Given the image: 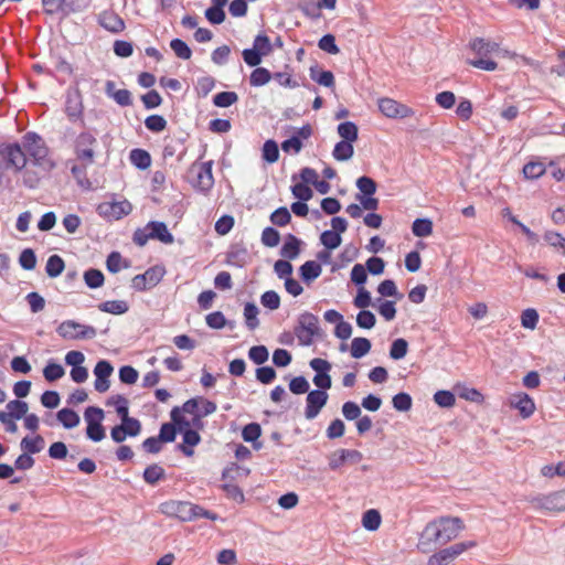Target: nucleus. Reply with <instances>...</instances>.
<instances>
[{
	"label": "nucleus",
	"mask_w": 565,
	"mask_h": 565,
	"mask_svg": "<svg viewBox=\"0 0 565 565\" xmlns=\"http://www.w3.org/2000/svg\"><path fill=\"white\" fill-rule=\"evenodd\" d=\"M510 405L516 408L523 418H529L535 412V403L526 393H519L511 397Z\"/></svg>",
	"instance_id": "nucleus-17"
},
{
	"label": "nucleus",
	"mask_w": 565,
	"mask_h": 565,
	"mask_svg": "<svg viewBox=\"0 0 565 565\" xmlns=\"http://www.w3.org/2000/svg\"><path fill=\"white\" fill-rule=\"evenodd\" d=\"M248 358L255 364L262 365L267 362L269 358L268 349L263 344L254 345L248 350Z\"/></svg>",
	"instance_id": "nucleus-48"
},
{
	"label": "nucleus",
	"mask_w": 565,
	"mask_h": 565,
	"mask_svg": "<svg viewBox=\"0 0 565 565\" xmlns=\"http://www.w3.org/2000/svg\"><path fill=\"white\" fill-rule=\"evenodd\" d=\"M354 153V148L352 142L348 141H339L335 143L332 156L338 161H347L352 158Z\"/></svg>",
	"instance_id": "nucleus-35"
},
{
	"label": "nucleus",
	"mask_w": 565,
	"mask_h": 565,
	"mask_svg": "<svg viewBox=\"0 0 565 565\" xmlns=\"http://www.w3.org/2000/svg\"><path fill=\"white\" fill-rule=\"evenodd\" d=\"M328 393L312 390L307 393L305 417L309 420L316 418L328 402Z\"/></svg>",
	"instance_id": "nucleus-13"
},
{
	"label": "nucleus",
	"mask_w": 565,
	"mask_h": 565,
	"mask_svg": "<svg viewBox=\"0 0 565 565\" xmlns=\"http://www.w3.org/2000/svg\"><path fill=\"white\" fill-rule=\"evenodd\" d=\"M189 173L195 175V180L192 181V186L196 191L206 194L213 188L212 161L203 162L198 168L193 166Z\"/></svg>",
	"instance_id": "nucleus-11"
},
{
	"label": "nucleus",
	"mask_w": 565,
	"mask_h": 565,
	"mask_svg": "<svg viewBox=\"0 0 565 565\" xmlns=\"http://www.w3.org/2000/svg\"><path fill=\"white\" fill-rule=\"evenodd\" d=\"M99 24L111 33H119L125 29L124 20L114 11H104L99 15Z\"/></svg>",
	"instance_id": "nucleus-19"
},
{
	"label": "nucleus",
	"mask_w": 565,
	"mask_h": 565,
	"mask_svg": "<svg viewBox=\"0 0 565 565\" xmlns=\"http://www.w3.org/2000/svg\"><path fill=\"white\" fill-rule=\"evenodd\" d=\"M407 351L408 342L403 338L395 339L390 348V358L396 361L402 360L406 356Z\"/></svg>",
	"instance_id": "nucleus-43"
},
{
	"label": "nucleus",
	"mask_w": 565,
	"mask_h": 565,
	"mask_svg": "<svg viewBox=\"0 0 565 565\" xmlns=\"http://www.w3.org/2000/svg\"><path fill=\"white\" fill-rule=\"evenodd\" d=\"M262 157L267 163L277 162L279 159L278 143L273 139L266 140L263 145Z\"/></svg>",
	"instance_id": "nucleus-37"
},
{
	"label": "nucleus",
	"mask_w": 565,
	"mask_h": 565,
	"mask_svg": "<svg viewBox=\"0 0 565 565\" xmlns=\"http://www.w3.org/2000/svg\"><path fill=\"white\" fill-rule=\"evenodd\" d=\"M170 47L179 58L189 60L192 56L190 46L181 39L171 40Z\"/></svg>",
	"instance_id": "nucleus-54"
},
{
	"label": "nucleus",
	"mask_w": 565,
	"mask_h": 565,
	"mask_svg": "<svg viewBox=\"0 0 565 565\" xmlns=\"http://www.w3.org/2000/svg\"><path fill=\"white\" fill-rule=\"evenodd\" d=\"M22 148L24 152L31 157L33 164L44 166L49 153L47 147L44 145L42 138L33 131H28L22 137Z\"/></svg>",
	"instance_id": "nucleus-5"
},
{
	"label": "nucleus",
	"mask_w": 565,
	"mask_h": 565,
	"mask_svg": "<svg viewBox=\"0 0 565 565\" xmlns=\"http://www.w3.org/2000/svg\"><path fill=\"white\" fill-rule=\"evenodd\" d=\"M280 234L279 232L271 227L267 226L263 230L262 233V243L267 247H275L279 244Z\"/></svg>",
	"instance_id": "nucleus-59"
},
{
	"label": "nucleus",
	"mask_w": 565,
	"mask_h": 565,
	"mask_svg": "<svg viewBox=\"0 0 565 565\" xmlns=\"http://www.w3.org/2000/svg\"><path fill=\"white\" fill-rule=\"evenodd\" d=\"M320 242L327 249L332 250L341 245L342 238L337 232L326 230L320 235Z\"/></svg>",
	"instance_id": "nucleus-46"
},
{
	"label": "nucleus",
	"mask_w": 565,
	"mask_h": 565,
	"mask_svg": "<svg viewBox=\"0 0 565 565\" xmlns=\"http://www.w3.org/2000/svg\"><path fill=\"white\" fill-rule=\"evenodd\" d=\"M412 232L417 237H427L433 233V222L429 218H416Z\"/></svg>",
	"instance_id": "nucleus-41"
},
{
	"label": "nucleus",
	"mask_w": 565,
	"mask_h": 565,
	"mask_svg": "<svg viewBox=\"0 0 565 565\" xmlns=\"http://www.w3.org/2000/svg\"><path fill=\"white\" fill-rule=\"evenodd\" d=\"M355 184L361 195H374L377 189L376 182L367 175L360 177Z\"/></svg>",
	"instance_id": "nucleus-49"
},
{
	"label": "nucleus",
	"mask_w": 565,
	"mask_h": 565,
	"mask_svg": "<svg viewBox=\"0 0 565 565\" xmlns=\"http://www.w3.org/2000/svg\"><path fill=\"white\" fill-rule=\"evenodd\" d=\"M88 166L89 164H85V163L81 162V164H74L71 168V173H72L73 178L76 180V183L78 184V186H81L84 190L92 189V182L87 178L86 169Z\"/></svg>",
	"instance_id": "nucleus-30"
},
{
	"label": "nucleus",
	"mask_w": 565,
	"mask_h": 565,
	"mask_svg": "<svg viewBox=\"0 0 565 565\" xmlns=\"http://www.w3.org/2000/svg\"><path fill=\"white\" fill-rule=\"evenodd\" d=\"M0 157L6 162V167L13 168L15 172H21L28 162L26 153L19 142L0 143Z\"/></svg>",
	"instance_id": "nucleus-8"
},
{
	"label": "nucleus",
	"mask_w": 565,
	"mask_h": 565,
	"mask_svg": "<svg viewBox=\"0 0 565 565\" xmlns=\"http://www.w3.org/2000/svg\"><path fill=\"white\" fill-rule=\"evenodd\" d=\"M253 49L258 53L262 52L263 56H267L273 51V45L266 34H257L253 42Z\"/></svg>",
	"instance_id": "nucleus-56"
},
{
	"label": "nucleus",
	"mask_w": 565,
	"mask_h": 565,
	"mask_svg": "<svg viewBox=\"0 0 565 565\" xmlns=\"http://www.w3.org/2000/svg\"><path fill=\"white\" fill-rule=\"evenodd\" d=\"M142 478L149 486H156L166 478V471L158 463H152L143 470Z\"/></svg>",
	"instance_id": "nucleus-28"
},
{
	"label": "nucleus",
	"mask_w": 565,
	"mask_h": 565,
	"mask_svg": "<svg viewBox=\"0 0 565 565\" xmlns=\"http://www.w3.org/2000/svg\"><path fill=\"white\" fill-rule=\"evenodd\" d=\"M56 418L66 429L76 427L81 422L79 415L73 408L68 407L60 409L56 413Z\"/></svg>",
	"instance_id": "nucleus-25"
},
{
	"label": "nucleus",
	"mask_w": 565,
	"mask_h": 565,
	"mask_svg": "<svg viewBox=\"0 0 565 565\" xmlns=\"http://www.w3.org/2000/svg\"><path fill=\"white\" fill-rule=\"evenodd\" d=\"M20 266L25 270H32L36 266V255L33 249L25 248L21 252L19 257Z\"/></svg>",
	"instance_id": "nucleus-60"
},
{
	"label": "nucleus",
	"mask_w": 565,
	"mask_h": 565,
	"mask_svg": "<svg viewBox=\"0 0 565 565\" xmlns=\"http://www.w3.org/2000/svg\"><path fill=\"white\" fill-rule=\"evenodd\" d=\"M262 435V427L258 423H249L243 427L242 437L246 443H252L254 449L259 450L262 444L257 439Z\"/></svg>",
	"instance_id": "nucleus-24"
},
{
	"label": "nucleus",
	"mask_w": 565,
	"mask_h": 565,
	"mask_svg": "<svg viewBox=\"0 0 565 565\" xmlns=\"http://www.w3.org/2000/svg\"><path fill=\"white\" fill-rule=\"evenodd\" d=\"M167 120L161 115H150L145 119V126L146 128L154 134L161 132L167 128Z\"/></svg>",
	"instance_id": "nucleus-45"
},
{
	"label": "nucleus",
	"mask_w": 565,
	"mask_h": 565,
	"mask_svg": "<svg viewBox=\"0 0 565 565\" xmlns=\"http://www.w3.org/2000/svg\"><path fill=\"white\" fill-rule=\"evenodd\" d=\"M248 262V252L245 247H232L226 254V264L243 268Z\"/></svg>",
	"instance_id": "nucleus-23"
},
{
	"label": "nucleus",
	"mask_w": 565,
	"mask_h": 565,
	"mask_svg": "<svg viewBox=\"0 0 565 565\" xmlns=\"http://www.w3.org/2000/svg\"><path fill=\"white\" fill-rule=\"evenodd\" d=\"M65 268L64 259L57 255L53 254L47 258L46 265H45V273L49 277L55 278L60 276Z\"/></svg>",
	"instance_id": "nucleus-32"
},
{
	"label": "nucleus",
	"mask_w": 565,
	"mask_h": 565,
	"mask_svg": "<svg viewBox=\"0 0 565 565\" xmlns=\"http://www.w3.org/2000/svg\"><path fill=\"white\" fill-rule=\"evenodd\" d=\"M372 348L371 341L366 338H354L351 343L350 353L354 359H361L366 355Z\"/></svg>",
	"instance_id": "nucleus-31"
},
{
	"label": "nucleus",
	"mask_w": 565,
	"mask_h": 565,
	"mask_svg": "<svg viewBox=\"0 0 565 565\" xmlns=\"http://www.w3.org/2000/svg\"><path fill=\"white\" fill-rule=\"evenodd\" d=\"M260 303L269 310H276L280 306V297L275 290H267L260 296Z\"/></svg>",
	"instance_id": "nucleus-62"
},
{
	"label": "nucleus",
	"mask_w": 565,
	"mask_h": 565,
	"mask_svg": "<svg viewBox=\"0 0 565 565\" xmlns=\"http://www.w3.org/2000/svg\"><path fill=\"white\" fill-rule=\"evenodd\" d=\"M546 171L543 162L530 161L523 167V174L526 179L535 180L542 177Z\"/></svg>",
	"instance_id": "nucleus-44"
},
{
	"label": "nucleus",
	"mask_w": 565,
	"mask_h": 565,
	"mask_svg": "<svg viewBox=\"0 0 565 565\" xmlns=\"http://www.w3.org/2000/svg\"><path fill=\"white\" fill-rule=\"evenodd\" d=\"M84 281L88 288L97 289L104 285L105 276L99 269L88 268L84 273Z\"/></svg>",
	"instance_id": "nucleus-36"
},
{
	"label": "nucleus",
	"mask_w": 565,
	"mask_h": 565,
	"mask_svg": "<svg viewBox=\"0 0 565 565\" xmlns=\"http://www.w3.org/2000/svg\"><path fill=\"white\" fill-rule=\"evenodd\" d=\"M321 271L322 267L316 260H307L299 267V276L307 285L316 280L321 275Z\"/></svg>",
	"instance_id": "nucleus-22"
},
{
	"label": "nucleus",
	"mask_w": 565,
	"mask_h": 565,
	"mask_svg": "<svg viewBox=\"0 0 565 565\" xmlns=\"http://www.w3.org/2000/svg\"><path fill=\"white\" fill-rule=\"evenodd\" d=\"M238 100L235 92H221L214 95L213 104L220 108H227Z\"/></svg>",
	"instance_id": "nucleus-47"
},
{
	"label": "nucleus",
	"mask_w": 565,
	"mask_h": 565,
	"mask_svg": "<svg viewBox=\"0 0 565 565\" xmlns=\"http://www.w3.org/2000/svg\"><path fill=\"white\" fill-rule=\"evenodd\" d=\"M64 374V367L61 364L55 363L53 361L47 362V364L43 369V375L47 382H55L63 377Z\"/></svg>",
	"instance_id": "nucleus-42"
},
{
	"label": "nucleus",
	"mask_w": 565,
	"mask_h": 565,
	"mask_svg": "<svg viewBox=\"0 0 565 565\" xmlns=\"http://www.w3.org/2000/svg\"><path fill=\"white\" fill-rule=\"evenodd\" d=\"M107 405H114L120 419L129 416V403L128 399L122 395H114L107 399Z\"/></svg>",
	"instance_id": "nucleus-39"
},
{
	"label": "nucleus",
	"mask_w": 565,
	"mask_h": 565,
	"mask_svg": "<svg viewBox=\"0 0 565 565\" xmlns=\"http://www.w3.org/2000/svg\"><path fill=\"white\" fill-rule=\"evenodd\" d=\"M539 313L533 308H527L521 313V324L525 329H535L539 323Z\"/></svg>",
	"instance_id": "nucleus-57"
},
{
	"label": "nucleus",
	"mask_w": 565,
	"mask_h": 565,
	"mask_svg": "<svg viewBox=\"0 0 565 565\" xmlns=\"http://www.w3.org/2000/svg\"><path fill=\"white\" fill-rule=\"evenodd\" d=\"M529 502L535 509L550 512H561L565 510V489L551 492L548 494H537L529 499Z\"/></svg>",
	"instance_id": "nucleus-9"
},
{
	"label": "nucleus",
	"mask_w": 565,
	"mask_h": 565,
	"mask_svg": "<svg viewBox=\"0 0 565 565\" xmlns=\"http://www.w3.org/2000/svg\"><path fill=\"white\" fill-rule=\"evenodd\" d=\"M191 502L170 500L160 504V511L170 518H177L182 522L191 521Z\"/></svg>",
	"instance_id": "nucleus-14"
},
{
	"label": "nucleus",
	"mask_w": 565,
	"mask_h": 565,
	"mask_svg": "<svg viewBox=\"0 0 565 565\" xmlns=\"http://www.w3.org/2000/svg\"><path fill=\"white\" fill-rule=\"evenodd\" d=\"M130 162L140 170H146L151 164V156L150 153L140 148L132 149L129 153Z\"/></svg>",
	"instance_id": "nucleus-27"
},
{
	"label": "nucleus",
	"mask_w": 565,
	"mask_h": 565,
	"mask_svg": "<svg viewBox=\"0 0 565 565\" xmlns=\"http://www.w3.org/2000/svg\"><path fill=\"white\" fill-rule=\"evenodd\" d=\"M119 381L122 384H135L138 380L139 373L138 371L130 366V365H124L119 369Z\"/></svg>",
	"instance_id": "nucleus-64"
},
{
	"label": "nucleus",
	"mask_w": 565,
	"mask_h": 565,
	"mask_svg": "<svg viewBox=\"0 0 565 565\" xmlns=\"http://www.w3.org/2000/svg\"><path fill=\"white\" fill-rule=\"evenodd\" d=\"M97 138L89 131H82L74 140V153L79 162L93 164L95 162V148Z\"/></svg>",
	"instance_id": "nucleus-4"
},
{
	"label": "nucleus",
	"mask_w": 565,
	"mask_h": 565,
	"mask_svg": "<svg viewBox=\"0 0 565 565\" xmlns=\"http://www.w3.org/2000/svg\"><path fill=\"white\" fill-rule=\"evenodd\" d=\"M434 402L440 407L449 408L455 405L456 396L450 391L440 390L434 394Z\"/></svg>",
	"instance_id": "nucleus-52"
},
{
	"label": "nucleus",
	"mask_w": 565,
	"mask_h": 565,
	"mask_svg": "<svg viewBox=\"0 0 565 565\" xmlns=\"http://www.w3.org/2000/svg\"><path fill=\"white\" fill-rule=\"evenodd\" d=\"M379 109L387 118L403 119L414 116L413 108L393 98L383 97L379 99Z\"/></svg>",
	"instance_id": "nucleus-12"
},
{
	"label": "nucleus",
	"mask_w": 565,
	"mask_h": 565,
	"mask_svg": "<svg viewBox=\"0 0 565 565\" xmlns=\"http://www.w3.org/2000/svg\"><path fill=\"white\" fill-rule=\"evenodd\" d=\"M469 47L477 55L476 58L468 60L471 66L484 71L497 70V62L488 57L492 52L498 50L499 45L495 42L484 40L483 38H476L470 41Z\"/></svg>",
	"instance_id": "nucleus-2"
},
{
	"label": "nucleus",
	"mask_w": 565,
	"mask_h": 565,
	"mask_svg": "<svg viewBox=\"0 0 565 565\" xmlns=\"http://www.w3.org/2000/svg\"><path fill=\"white\" fill-rule=\"evenodd\" d=\"M97 211L102 216L119 220L131 212V204L128 201L105 202L98 205Z\"/></svg>",
	"instance_id": "nucleus-15"
},
{
	"label": "nucleus",
	"mask_w": 565,
	"mask_h": 565,
	"mask_svg": "<svg viewBox=\"0 0 565 565\" xmlns=\"http://www.w3.org/2000/svg\"><path fill=\"white\" fill-rule=\"evenodd\" d=\"M83 99L78 92L68 93L65 100V113L72 122L83 117Z\"/></svg>",
	"instance_id": "nucleus-16"
},
{
	"label": "nucleus",
	"mask_w": 565,
	"mask_h": 565,
	"mask_svg": "<svg viewBox=\"0 0 565 565\" xmlns=\"http://www.w3.org/2000/svg\"><path fill=\"white\" fill-rule=\"evenodd\" d=\"M258 307L254 302H246L244 306L245 324L248 330L253 331L259 326Z\"/></svg>",
	"instance_id": "nucleus-34"
},
{
	"label": "nucleus",
	"mask_w": 565,
	"mask_h": 565,
	"mask_svg": "<svg viewBox=\"0 0 565 565\" xmlns=\"http://www.w3.org/2000/svg\"><path fill=\"white\" fill-rule=\"evenodd\" d=\"M270 222L276 226H286L291 221V214L287 207L280 206L270 214Z\"/></svg>",
	"instance_id": "nucleus-53"
},
{
	"label": "nucleus",
	"mask_w": 565,
	"mask_h": 565,
	"mask_svg": "<svg viewBox=\"0 0 565 565\" xmlns=\"http://www.w3.org/2000/svg\"><path fill=\"white\" fill-rule=\"evenodd\" d=\"M298 9L310 20H318L322 17L320 6L313 1L300 2Z\"/></svg>",
	"instance_id": "nucleus-51"
},
{
	"label": "nucleus",
	"mask_w": 565,
	"mask_h": 565,
	"mask_svg": "<svg viewBox=\"0 0 565 565\" xmlns=\"http://www.w3.org/2000/svg\"><path fill=\"white\" fill-rule=\"evenodd\" d=\"M302 241L294 234H287L280 248V256L287 259H296L301 252Z\"/></svg>",
	"instance_id": "nucleus-20"
},
{
	"label": "nucleus",
	"mask_w": 565,
	"mask_h": 565,
	"mask_svg": "<svg viewBox=\"0 0 565 565\" xmlns=\"http://www.w3.org/2000/svg\"><path fill=\"white\" fill-rule=\"evenodd\" d=\"M60 337L67 340H90L97 334L93 326L82 324L75 320H65L56 328Z\"/></svg>",
	"instance_id": "nucleus-6"
},
{
	"label": "nucleus",
	"mask_w": 565,
	"mask_h": 565,
	"mask_svg": "<svg viewBox=\"0 0 565 565\" xmlns=\"http://www.w3.org/2000/svg\"><path fill=\"white\" fill-rule=\"evenodd\" d=\"M375 323V315L370 310L362 309L356 316V324L361 329H372Z\"/></svg>",
	"instance_id": "nucleus-63"
},
{
	"label": "nucleus",
	"mask_w": 565,
	"mask_h": 565,
	"mask_svg": "<svg viewBox=\"0 0 565 565\" xmlns=\"http://www.w3.org/2000/svg\"><path fill=\"white\" fill-rule=\"evenodd\" d=\"M318 46L320 50L329 53V54H338L340 52L339 46L335 43V38L333 34L328 33L324 34L318 42Z\"/></svg>",
	"instance_id": "nucleus-58"
},
{
	"label": "nucleus",
	"mask_w": 565,
	"mask_h": 565,
	"mask_svg": "<svg viewBox=\"0 0 565 565\" xmlns=\"http://www.w3.org/2000/svg\"><path fill=\"white\" fill-rule=\"evenodd\" d=\"M151 239H157L163 244H172L174 242L173 235L169 232L166 223L159 221H150L148 223Z\"/></svg>",
	"instance_id": "nucleus-21"
},
{
	"label": "nucleus",
	"mask_w": 565,
	"mask_h": 565,
	"mask_svg": "<svg viewBox=\"0 0 565 565\" xmlns=\"http://www.w3.org/2000/svg\"><path fill=\"white\" fill-rule=\"evenodd\" d=\"M393 407L398 412H407L412 408L413 399L408 393L401 392L392 398Z\"/></svg>",
	"instance_id": "nucleus-50"
},
{
	"label": "nucleus",
	"mask_w": 565,
	"mask_h": 565,
	"mask_svg": "<svg viewBox=\"0 0 565 565\" xmlns=\"http://www.w3.org/2000/svg\"><path fill=\"white\" fill-rule=\"evenodd\" d=\"M465 530L463 521L458 516H439L428 522L419 535L417 548L423 553L433 550V545H445L455 540Z\"/></svg>",
	"instance_id": "nucleus-1"
},
{
	"label": "nucleus",
	"mask_w": 565,
	"mask_h": 565,
	"mask_svg": "<svg viewBox=\"0 0 565 565\" xmlns=\"http://www.w3.org/2000/svg\"><path fill=\"white\" fill-rule=\"evenodd\" d=\"M273 75L271 73L265 68L257 66L249 76V84L253 87H260L266 85L270 79Z\"/></svg>",
	"instance_id": "nucleus-38"
},
{
	"label": "nucleus",
	"mask_w": 565,
	"mask_h": 565,
	"mask_svg": "<svg viewBox=\"0 0 565 565\" xmlns=\"http://www.w3.org/2000/svg\"><path fill=\"white\" fill-rule=\"evenodd\" d=\"M180 434H182L183 443L178 445V449L186 457L193 456V447L201 443V436L199 431L189 426L181 430Z\"/></svg>",
	"instance_id": "nucleus-18"
},
{
	"label": "nucleus",
	"mask_w": 565,
	"mask_h": 565,
	"mask_svg": "<svg viewBox=\"0 0 565 565\" xmlns=\"http://www.w3.org/2000/svg\"><path fill=\"white\" fill-rule=\"evenodd\" d=\"M377 292L382 297H395L401 298L402 295L398 292L396 284L392 279H385L377 286Z\"/></svg>",
	"instance_id": "nucleus-61"
},
{
	"label": "nucleus",
	"mask_w": 565,
	"mask_h": 565,
	"mask_svg": "<svg viewBox=\"0 0 565 565\" xmlns=\"http://www.w3.org/2000/svg\"><path fill=\"white\" fill-rule=\"evenodd\" d=\"M381 514L375 509H370L363 513L362 525L369 531H375L381 525Z\"/></svg>",
	"instance_id": "nucleus-40"
},
{
	"label": "nucleus",
	"mask_w": 565,
	"mask_h": 565,
	"mask_svg": "<svg viewBox=\"0 0 565 565\" xmlns=\"http://www.w3.org/2000/svg\"><path fill=\"white\" fill-rule=\"evenodd\" d=\"M7 408L9 409L11 417L14 419H21L29 409L28 403L20 399L10 401L7 404Z\"/></svg>",
	"instance_id": "nucleus-55"
},
{
	"label": "nucleus",
	"mask_w": 565,
	"mask_h": 565,
	"mask_svg": "<svg viewBox=\"0 0 565 565\" xmlns=\"http://www.w3.org/2000/svg\"><path fill=\"white\" fill-rule=\"evenodd\" d=\"M338 134L342 141L354 142L359 138L358 126L353 121H343L338 125Z\"/></svg>",
	"instance_id": "nucleus-33"
},
{
	"label": "nucleus",
	"mask_w": 565,
	"mask_h": 565,
	"mask_svg": "<svg viewBox=\"0 0 565 565\" xmlns=\"http://www.w3.org/2000/svg\"><path fill=\"white\" fill-rule=\"evenodd\" d=\"M98 310L118 316L128 312L129 305L126 300H107L98 305Z\"/></svg>",
	"instance_id": "nucleus-29"
},
{
	"label": "nucleus",
	"mask_w": 565,
	"mask_h": 565,
	"mask_svg": "<svg viewBox=\"0 0 565 565\" xmlns=\"http://www.w3.org/2000/svg\"><path fill=\"white\" fill-rule=\"evenodd\" d=\"M295 334L301 345H311L313 338L320 335L318 317L307 311L299 315Z\"/></svg>",
	"instance_id": "nucleus-3"
},
{
	"label": "nucleus",
	"mask_w": 565,
	"mask_h": 565,
	"mask_svg": "<svg viewBox=\"0 0 565 565\" xmlns=\"http://www.w3.org/2000/svg\"><path fill=\"white\" fill-rule=\"evenodd\" d=\"M164 274L166 270L162 266H152L143 274L136 275L131 280V287L137 291L149 290L162 280Z\"/></svg>",
	"instance_id": "nucleus-10"
},
{
	"label": "nucleus",
	"mask_w": 565,
	"mask_h": 565,
	"mask_svg": "<svg viewBox=\"0 0 565 565\" xmlns=\"http://www.w3.org/2000/svg\"><path fill=\"white\" fill-rule=\"evenodd\" d=\"M477 546V541L470 540L456 543L449 547L439 550L429 556L427 565H448L463 552Z\"/></svg>",
	"instance_id": "nucleus-7"
},
{
	"label": "nucleus",
	"mask_w": 565,
	"mask_h": 565,
	"mask_svg": "<svg viewBox=\"0 0 565 565\" xmlns=\"http://www.w3.org/2000/svg\"><path fill=\"white\" fill-rule=\"evenodd\" d=\"M44 445L45 440L41 435H35L32 438L26 436L20 443L22 451L29 455L39 454L44 448Z\"/></svg>",
	"instance_id": "nucleus-26"
}]
</instances>
